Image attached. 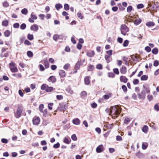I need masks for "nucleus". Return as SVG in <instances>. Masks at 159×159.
Instances as JSON below:
<instances>
[{
  "instance_id": "nucleus-1",
  "label": "nucleus",
  "mask_w": 159,
  "mask_h": 159,
  "mask_svg": "<svg viewBox=\"0 0 159 159\" xmlns=\"http://www.w3.org/2000/svg\"><path fill=\"white\" fill-rule=\"evenodd\" d=\"M121 108L118 106L116 105L111 107L110 114L113 117H117L121 111Z\"/></svg>"
},
{
  "instance_id": "nucleus-2",
  "label": "nucleus",
  "mask_w": 159,
  "mask_h": 159,
  "mask_svg": "<svg viewBox=\"0 0 159 159\" xmlns=\"http://www.w3.org/2000/svg\"><path fill=\"white\" fill-rule=\"evenodd\" d=\"M22 111V107L19 106L17 109L16 112H14L15 116L16 118H19L20 117Z\"/></svg>"
},
{
  "instance_id": "nucleus-3",
  "label": "nucleus",
  "mask_w": 159,
  "mask_h": 159,
  "mask_svg": "<svg viewBox=\"0 0 159 159\" xmlns=\"http://www.w3.org/2000/svg\"><path fill=\"white\" fill-rule=\"evenodd\" d=\"M120 30L121 34L124 36L126 35L127 33L129 31L128 28L125 24H123L121 25Z\"/></svg>"
},
{
  "instance_id": "nucleus-4",
  "label": "nucleus",
  "mask_w": 159,
  "mask_h": 159,
  "mask_svg": "<svg viewBox=\"0 0 159 159\" xmlns=\"http://www.w3.org/2000/svg\"><path fill=\"white\" fill-rule=\"evenodd\" d=\"M41 89L42 90H45L47 92H50L53 90V88L52 87H49L46 84L42 85Z\"/></svg>"
},
{
  "instance_id": "nucleus-5",
  "label": "nucleus",
  "mask_w": 159,
  "mask_h": 159,
  "mask_svg": "<svg viewBox=\"0 0 159 159\" xmlns=\"http://www.w3.org/2000/svg\"><path fill=\"white\" fill-rule=\"evenodd\" d=\"M66 109V105L63 103H61L59 104V106L57 109V111H64Z\"/></svg>"
},
{
  "instance_id": "nucleus-6",
  "label": "nucleus",
  "mask_w": 159,
  "mask_h": 159,
  "mask_svg": "<svg viewBox=\"0 0 159 159\" xmlns=\"http://www.w3.org/2000/svg\"><path fill=\"white\" fill-rule=\"evenodd\" d=\"M138 97L139 99L142 100H144L146 97V93L144 90H143L140 93L138 94Z\"/></svg>"
},
{
  "instance_id": "nucleus-7",
  "label": "nucleus",
  "mask_w": 159,
  "mask_h": 159,
  "mask_svg": "<svg viewBox=\"0 0 159 159\" xmlns=\"http://www.w3.org/2000/svg\"><path fill=\"white\" fill-rule=\"evenodd\" d=\"M105 150L102 144L99 145L96 148V151L97 153H100Z\"/></svg>"
},
{
  "instance_id": "nucleus-8",
  "label": "nucleus",
  "mask_w": 159,
  "mask_h": 159,
  "mask_svg": "<svg viewBox=\"0 0 159 159\" xmlns=\"http://www.w3.org/2000/svg\"><path fill=\"white\" fill-rule=\"evenodd\" d=\"M48 80L49 82L53 83L56 82V79L55 76H51L48 79Z\"/></svg>"
},
{
  "instance_id": "nucleus-9",
  "label": "nucleus",
  "mask_w": 159,
  "mask_h": 159,
  "mask_svg": "<svg viewBox=\"0 0 159 159\" xmlns=\"http://www.w3.org/2000/svg\"><path fill=\"white\" fill-rule=\"evenodd\" d=\"M30 28L31 30L33 31L34 32H36L39 29V27L37 25L34 24L33 25H31Z\"/></svg>"
},
{
  "instance_id": "nucleus-10",
  "label": "nucleus",
  "mask_w": 159,
  "mask_h": 159,
  "mask_svg": "<svg viewBox=\"0 0 159 159\" xmlns=\"http://www.w3.org/2000/svg\"><path fill=\"white\" fill-rule=\"evenodd\" d=\"M71 140L70 138L68 136H66L65 137L63 140V142L67 144H69L71 142Z\"/></svg>"
},
{
  "instance_id": "nucleus-11",
  "label": "nucleus",
  "mask_w": 159,
  "mask_h": 159,
  "mask_svg": "<svg viewBox=\"0 0 159 159\" xmlns=\"http://www.w3.org/2000/svg\"><path fill=\"white\" fill-rule=\"evenodd\" d=\"M40 121V119L39 117H34L33 120V122L34 125H37L39 124Z\"/></svg>"
},
{
  "instance_id": "nucleus-12",
  "label": "nucleus",
  "mask_w": 159,
  "mask_h": 159,
  "mask_svg": "<svg viewBox=\"0 0 159 159\" xmlns=\"http://www.w3.org/2000/svg\"><path fill=\"white\" fill-rule=\"evenodd\" d=\"M120 81L124 83H126L128 80V79L125 76H121L120 77Z\"/></svg>"
},
{
  "instance_id": "nucleus-13",
  "label": "nucleus",
  "mask_w": 159,
  "mask_h": 159,
  "mask_svg": "<svg viewBox=\"0 0 159 159\" xmlns=\"http://www.w3.org/2000/svg\"><path fill=\"white\" fill-rule=\"evenodd\" d=\"M72 123L75 125H79L80 124V121L78 118H76L73 120Z\"/></svg>"
},
{
  "instance_id": "nucleus-14",
  "label": "nucleus",
  "mask_w": 159,
  "mask_h": 159,
  "mask_svg": "<svg viewBox=\"0 0 159 159\" xmlns=\"http://www.w3.org/2000/svg\"><path fill=\"white\" fill-rule=\"evenodd\" d=\"M90 77L89 76H86L84 79V81L85 84L88 85L90 83Z\"/></svg>"
},
{
  "instance_id": "nucleus-15",
  "label": "nucleus",
  "mask_w": 159,
  "mask_h": 159,
  "mask_svg": "<svg viewBox=\"0 0 159 159\" xmlns=\"http://www.w3.org/2000/svg\"><path fill=\"white\" fill-rule=\"evenodd\" d=\"M95 54V52L93 51H90L88 52L87 53V55L88 56L90 57H93Z\"/></svg>"
},
{
  "instance_id": "nucleus-16",
  "label": "nucleus",
  "mask_w": 159,
  "mask_h": 159,
  "mask_svg": "<svg viewBox=\"0 0 159 159\" xmlns=\"http://www.w3.org/2000/svg\"><path fill=\"white\" fill-rule=\"evenodd\" d=\"M120 72L121 74H125L126 72V68L125 66H122L120 69Z\"/></svg>"
},
{
  "instance_id": "nucleus-17",
  "label": "nucleus",
  "mask_w": 159,
  "mask_h": 159,
  "mask_svg": "<svg viewBox=\"0 0 159 159\" xmlns=\"http://www.w3.org/2000/svg\"><path fill=\"white\" fill-rule=\"evenodd\" d=\"M82 65L81 61H78L75 65V69L76 70H78L80 68V66Z\"/></svg>"
},
{
  "instance_id": "nucleus-18",
  "label": "nucleus",
  "mask_w": 159,
  "mask_h": 159,
  "mask_svg": "<svg viewBox=\"0 0 159 159\" xmlns=\"http://www.w3.org/2000/svg\"><path fill=\"white\" fill-rule=\"evenodd\" d=\"M136 156H137L138 158H144V155L142 153H141L140 152H139L135 154Z\"/></svg>"
},
{
  "instance_id": "nucleus-19",
  "label": "nucleus",
  "mask_w": 159,
  "mask_h": 159,
  "mask_svg": "<svg viewBox=\"0 0 159 159\" xmlns=\"http://www.w3.org/2000/svg\"><path fill=\"white\" fill-rule=\"evenodd\" d=\"M59 75L61 78L64 77L66 75V73L64 70H61L60 71Z\"/></svg>"
},
{
  "instance_id": "nucleus-20",
  "label": "nucleus",
  "mask_w": 159,
  "mask_h": 159,
  "mask_svg": "<svg viewBox=\"0 0 159 159\" xmlns=\"http://www.w3.org/2000/svg\"><path fill=\"white\" fill-rule=\"evenodd\" d=\"M146 26H147L148 27H151L154 26L155 24L152 21H149L148 22H147L146 24Z\"/></svg>"
},
{
  "instance_id": "nucleus-21",
  "label": "nucleus",
  "mask_w": 159,
  "mask_h": 159,
  "mask_svg": "<svg viewBox=\"0 0 159 159\" xmlns=\"http://www.w3.org/2000/svg\"><path fill=\"white\" fill-rule=\"evenodd\" d=\"M44 65L46 69L48 68L49 66V64L48 61L47 60H44Z\"/></svg>"
},
{
  "instance_id": "nucleus-22",
  "label": "nucleus",
  "mask_w": 159,
  "mask_h": 159,
  "mask_svg": "<svg viewBox=\"0 0 159 159\" xmlns=\"http://www.w3.org/2000/svg\"><path fill=\"white\" fill-rule=\"evenodd\" d=\"M10 69L11 71L12 72H16L18 71V69L16 67H10Z\"/></svg>"
},
{
  "instance_id": "nucleus-23",
  "label": "nucleus",
  "mask_w": 159,
  "mask_h": 159,
  "mask_svg": "<svg viewBox=\"0 0 159 159\" xmlns=\"http://www.w3.org/2000/svg\"><path fill=\"white\" fill-rule=\"evenodd\" d=\"M148 127L147 126L145 125L142 128V130L143 132L146 133L148 131Z\"/></svg>"
},
{
  "instance_id": "nucleus-24",
  "label": "nucleus",
  "mask_w": 159,
  "mask_h": 159,
  "mask_svg": "<svg viewBox=\"0 0 159 159\" xmlns=\"http://www.w3.org/2000/svg\"><path fill=\"white\" fill-rule=\"evenodd\" d=\"M10 32L9 30H7L4 32V35L5 37H8L10 35Z\"/></svg>"
},
{
  "instance_id": "nucleus-25",
  "label": "nucleus",
  "mask_w": 159,
  "mask_h": 159,
  "mask_svg": "<svg viewBox=\"0 0 159 159\" xmlns=\"http://www.w3.org/2000/svg\"><path fill=\"white\" fill-rule=\"evenodd\" d=\"M141 20L140 18L138 19H136L134 21V23L135 25H138L141 23Z\"/></svg>"
},
{
  "instance_id": "nucleus-26",
  "label": "nucleus",
  "mask_w": 159,
  "mask_h": 159,
  "mask_svg": "<svg viewBox=\"0 0 159 159\" xmlns=\"http://www.w3.org/2000/svg\"><path fill=\"white\" fill-rule=\"evenodd\" d=\"M158 50L157 48H153L152 51V53L154 54H157L158 53Z\"/></svg>"
},
{
  "instance_id": "nucleus-27",
  "label": "nucleus",
  "mask_w": 159,
  "mask_h": 159,
  "mask_svg": "<svg viewBox=\"0 0 159 159\" xmlns=\"http://www.w3.org/2000/svg\"><path fill=\"white\" fill-rule=\"evenodd\" d=\"M55 7L57 10H59L62 7V6L61 4L60 3L57 4L55 5Z\"/></svg>"
},
{
  "instance_id": "nucleus-28",
  "label": "nucleus",
  "mask_w": 159,
  "mask_h": 159,
  "mask_svg": "<svg viewBox=\"0 0 159 159\" xmlns=\"http://www.w3.org/2000/svg\"><path fill=\"white\" fill-rule=\"evenodd\" d=\"M80 96L81 98H84L87 96V93L85 91H83L81 93Z\"/></svg>"
},
{
  "instance_id": "nucleus-29",
  "label": "nucleus",
  "mask_w": 159,
  "mask_h": 159,
  "mask_svg": "<svg viewBox=\"0 0 159 159\" xmlns=\"http://www.w3.org/2000/svg\"><path fill=\"white\" fill-rule=\"evenodd\" d=\"M28 12L27 9L25 8L22 9L21 11V13L25 15H26L27 14Z\"/></svg>"
},
{
  "instance_id": "nucleus-30",
  "label": "nucleus",
  "mask_w": 159,
  "mask_h": 159,
  "mask_svg": "<svg viewBox=\"0 0 159 159\" xmlns=\"http://www.w3.org/2000/svg\"><path fill=\"white\" fill-rule=\"evenodd\" d=\"M94 69V66L93 65H90L88 67V71H91L93 70Z\"/></svg>"
},
{
  "instance_id": "nucleus-31",
  "label": "nucleus",
  "mask_w": 159,
  "mask_h": 159,
  "mask_svg": "<svg viewBox=\"0 0 159 159\" xmlns=\"http://www.w3.org/2000/svg\"><path fill=\"white\" fill-rule=\"evenodd\" d=\"M2 25L4 26H7L8 25V21L7 20L3 21L2 23Z\"/></svg>"
},
{
  "instance_id": "nucleus-32",
  "label": "nucleus",
  "mask_w": 159,
  "mask_h": 159,
  "mask_svg": "<svg viewBox=\"0 0 159 159\" xmlns=\"http://www.w3.org/2000/svg\"><path fill=\"white\" fill-rule=\"evenodd\" d=\"M27 38L30 40H32L34 39V36L33 34H29L27 36Z\"/></svg>"
},
{
  "instance_id": "nucleus-33",
  "label": "nucleus",
  "mask_w": 159,
  "mask_h": 159,
  "mask_svg": "<svg viewBox=\"0 0 159 159\" xmlns=\"http://www.w3.org/2000/svg\"><path fill=\"white\" fill-rule=\"evenodd\" d=\"M27 54L28 56L30 57H32L33 55V52L30 51H29L27 52Z\"/></svg>"
},
{
  "instance_id": "nucleus-34",
  "label": "nucleus",
  "mask_w": 159,
  "mask_h": 159,
  "mask_svg": "<svg viewBox=\"0 0 159 159\" xmlns=\"http://www.w3.org/2000/svg\"><path fill=\"white\" fill-rule=\"evenodd\" d=\"M148 76L144 75L142 76L141 78V80H146L148 79Z\"/></svg>"
},
{
  "instance_id": "nucleus-35",
  "label": "nucleus",
  "mask_w": 159,
  "mask_h": 159,
  "mask_svg": "<svg viewBox=\"0 0 159 159\" xmlns=\"http://www.w3.org/2000/svg\"><path fill=\"white\" fill-rule=\"evenodd\" d=\"M143 88L145 89L144 90H145V93L146 92V93H148L150 92V90L149 87H145L144 85H143Z\"/></svg>"
},
{
  "instance_id": "nucleus-36",
  "label": "nucleus",
  "mask_w": 159,
  "mask_h": 159,
  "mask_svg": "<svg viewBox=\"0 0 159 159\" xmlns=\"http://www.w3.org/2000/svg\"><path fill=\"white\" fill-rule=\"evenodd\" d=\"M129 43V41L127 40H126L124 41L123 45L124 47H126L128 45Z\"/></svg>"
},
{
  "instance_id": "nucleus-37",
  "label": "nucleus",
  "mask_w": 159,
  "mask_h": 159,
  "mask_svg": "<svg viewBox=\"0 0 159 159\" xmlns=\"http://www.w3.org/2000/svg\"><path fill=\"white\" fill-rule=\"evenodd\" d=\"M39 111L41 112H43V109L44 108V105L43 104H40L39 107Z\"/></svg>"
},
{
  "instance_id": "nucleus-38",
  "label": "nucleus",
  "mask_w": 159,
  "mask_h": 159,
  "mask_svg": "<svg viewBox=\"0 0 159 159\" xmlns=\"http://www.w3.org/2000/svg\"><path fill=\"white\" fill-rule=\"evenodd\" d=\"M96 68L99 70H102V66L100 64H99L96 65Z\"/></svg>"
},
{
  "instance_id": "nucleus-39",
  "label": "nucleus",
  "mask_w": 159,
  "mask_h": 159,
  "mask_svg": "<svg viewBox=\"0 0 159 159\" xmlns=\"http://www.w3.org/2000/svg\"><path fill=\"white\" fill-rule=\"evenodd\" d=\"M64 9L66 11H67L69 9V5L67 4H65L64 5Z\"/></svg>"
},
{
  "instance_id": "nucleus-40",
  "label": "nucleus",
  "mask_w": 159,
  "mask_h": 159,
  "mask_svg": "<svg viewBox=\"0 0 159 159\" xmlns=\"http://www.w3.org/2000/svg\"><path fill=\"white\" fill-rule=\"evenodd\" d=\"M77 16L78 18H80L81 19H82L83 18V16L82 15L81 13L80 12H78Z\"/></svg>"
},
{
  "instance_id": "nucleus-41",
  "label": "nucleus",
  "mask_w": 159,
  "mask_h": 159,
  "mask_svg": "<svg viewBox=\"0 0 159 159\" xmlns=\"http://www.w3.org/2000/svg\"><path fill=\"white\" fill-rule=\"evenodd\" d=\"M110 56L106 55L105 56V59L107 61V63H109L110 61Z\"/></svg>"
},
{
  "instance_id": "nucleus-42",
  "label": "nucleus",
  "mask_w": 159,
  "mask_h": 159,
  "mask_svg": "<svg viewBox=\"0 0 159 159\" xmlns=\"http://www.w3.org/2000/svg\"><path fill=\"white\" fill-rule=\"evenodd\" d=\"M26 25L25 23L22 24L20 26V28L21 30H24L26 27Z\"/></svg>"
},
{
  "instance_id": "nucleus-43",
  "label": "nucleus",
  "mask_w": 159,
  "mask_h": 159,
  "mask_svg": "<svg viewBox=\"0 0 159 159\" xmlns=\"http://www.w3.org/2000/svg\"><path fill=\"white\" fill-rule=\"evenodd\" d=\"M122 89L124 93H126L127 92V89L126 86L125 85H122Z\"/></svg>"
},
{
  "instance_id": "nucleus-44",
  "label": "nucleus",
  "mask_w": 159,
  "mask_h": 159,
  "mask_svg": "<svg viewBox=\"0 0 159 159\" xmlns=\"http://www.w3.org/2000/svg\"><path fill=\"white\" fill-rule=\"evenodd\" d=\"M132 9V7L131 6H128L127 8V11L129 13L131 12Z\"/></svg>"
},
{
  "instance_id": "nucleus-45",
  "label": "nucleus",
  "mask_w": 159,
  "mask_h": 159,
  "mask_svg": "<svg viewBox=\"0 0 159 159\" xmlns=\"http://www.w3.org/2000/svg\"><path fill=\"white\" fill-rule=\"evenodd\" d=\"M31 17L33 18L34 20H36L37 19V16L34 14V12H32L31 15Z\"/></svg>"
},
{
  "instance_id": "nucleus-46",
  "label": "nucleus",
  "mask_w": 159,
  "mask_h": 159,
  "mask_svg": "<svg viewBox=\"0 0 159 159\" xmlns=\"http://www.w3.org/2000/svg\"><path fill=\"white\" fill-rule=\"evenodd\" d=\"M71 138L74 141H76L77 140V138L75 134H73L72 135Z\"/></svg>"
},
{
  "instance_id": "nucleus-47",
  "label": "nucleus",
  "mask_w": 159,
  "mask_h": 159,
  "mask_svg": "<svg viewBox=\"0 0 159 159\" xmlns=\"http://www.w3.org/2000/svg\"><path fill=\"white\" fill-rule=\"evenodd\" d=\"M60 143L58 142L53 145V147L55 148H57L60 147Z\"/></svg>"
},
{
  "instance_id": "nucleus-48",
  "label": "nucleus",
  "mask_w": 159,
  "mask_h": 159,
  "mask_svg": "<svg viewBox=\"0 0 159 159\" xmlns=\"http://www.w3.org/2000/svg\"><path fill=\"white\" fill-rule=\"evenodd\" d=\"M39 70L40 71H43L44 70V68L42 64L39 65Z\"/></svg>"
},
{
  "instance_id": "nucleus-49",
  "label": "nucleus",
  "mask_w": 159,
  "mask_h": 159,
  "mask_svg": "<svg viewBox=\"0 0 159 159\" xmlns=\"http://www.w3.org/2000/svg\"><path fill=\"white\" fill-rule=\"evenodd\" d=\"M59 38V36L57 34L54 35L53 37V39L55 41H56Z\"/></svg>"
},
{
  "instance_id": "nucleus-50",
  "label": "nucleus",
  "mask_w": 159,
  "mask_h": 159,
  "mask_svg": "<svg viewBox=\"0 0 159 159\" xmlns=\"http://www.w3.org/2000/svg\"><path fill=\"white\" fill-rule=\"evenodd\" d=\"M145 50L148 52H149L151 51V49L149 46H147L145 48Z\"/></svg>"
},
{
  "instance_id": "nucleus-51",
  "label": "nucleus",
  "mask_w": 159,
  "mask_h": 159,
  "mask_svg": "<svg viewBox=\"0 0 159 159\" xmlns=\"http://www.w3.org/2000/svg\"><path fill=\"white\" fill-rule=\"evenodd\" d=\"M144 6L142 4H138L137 6V7L138 9H139L143 8Z\"/></svg>"
},
{
  "instance_id": "nucleus-52",
  "label": "nucleus",
  "mask_w": 159,
  "mask_h": 159,
  "mask_svg": "<svg viewBox=\"0 0 159 159\" xmlns=\"http://www.w3.org/2000/svg\"><path fill=\"white\" fill-rule=\"evenodd\" d=\"M113 127V124H108L106 125V127L107 129H111Z\"/></svg>"
},
{
  "instance_id": "nucleus-53",
  "label": "nucleus",
  "mask_w": 159,
  "mask_h": 159,
  "mask_svg": "<svg viewBox=\"0 0 159 159\" xmlns=\"http://www.w3.org/2000/svg\"><path fill=\"white\" fill-rule=\"evenodd\" d=\"M53 105V103H48V107L49 110H51L52 109V106Z\"/></svg>"
},
{
  "instance_id": "nucleus-54",
  "label": "nucleus",
  "mask_w": 159,
  "mask_h": 159,
  "mask_svg": "<svg viewBox=\"0 0 159 159\" xmlns=\"http://www.w3.org/2000/svg\"><path fill=\"white\" fill-rule=\"evenodd\" d=\"M139 83V80L137 79H135L133 81V83L134 85L138 84Z\"/></svg>"
},
{
  "instance_id": "nucleus-55",
  "label": "nucleus",
  "mask_w": 159,
  "mask_h": 159,
  "mask_svg": "<svg viewBox=\"0 0 159 159\" xmlns=\"http://www.w3.org/2000/svg\"><path fill=\"white\" fill-rule=\"evenodd\" d=\"M113 72L115 73L116 75H118L119 74V71L118 69L117 68H114L113 69Z\"/></svg>"
},
{
  "instance_id": "nucleus-56",
  "label": "nucleus",
  "mask_w": 159,
  "mask_h": 159,
  "mask_svg": "<svg viewBox=\"0 0 159 159\" xmlns=\"http://www.w3.org/2000/svg\"><path fill=\"white\" fill-rule=\"evenodd\" d=\"M70 66V65L69 64H65V65L64 66L63 68L65 70H66L69 68Z\"/></svg>"
},
{
  "instance_id": "nucleus-57",
  "label": "nucleus",
  "mask_w": 159,
  "mask_h": 159,
  "mask_svg": "<svg viewBox=\"0 0 159 159\" xmlns=\"http://www.w3.org/2000/svg\"><path fill=\"white\" fill-rule=\"evenodd\" d=\"M13 27L15 28H18L19 27V24L18 23H15L13 25Z\"/></svg>"
},
{
  "instance_id": "nucleus-58",
  "label": "nucleus",
  "mask_w": 159,
  "mask_h": 159,
  "mask_svg": "<svg viewBox=\"0 0 159 159\" xmlns=\"http://www.w3.org/2000/svg\"><path fill=\"white\" fill-rule=\"evenodd\" d=\"M116 139L118 141H121L122 140V137L119 135H118L116 137Z\"/></svg>"
},
{
  "instance_id": "nucleus-59",
  "label": "nucleus",
  "mask_w": 159,
  "mask_h": 159,
  "mask_svg": "<svg viewBox=\"0 0 159 159\" xmlns=\"http://www.w3.org/2000/svg\"><path fill=\"white\" fill-rule=\"evenodd\" d=\"M24 43L25 45H29L31 44V43L27 40H25L24 42Z\"/></svg>"
},
{
  "instance_id": "nucleus-60",
  "label": "nucleus",
  "mask_w": 159,
  "mask_h": 159,
  "mask_svg": "<svg viewBox=\"0 0 159 159\" xmlns=\"http://www.w3.org/2000/svg\"><path fill=\"white\" fill-rule=\"evenodd\" d=\"M115 76V74L112 72L109 73L108 74V76L109 77L114 78Z\"/></svg>"
},
{
  "instance_id": "nucleus-61",
  "label": "nucleus",
  "mask_w": 159,
  "mask_h": 159,
  "mask_svg": "<svg viewBox=\"0 0 159 159\" xmlns=\"http://www.w3.org/2000/svg\"><path fill=\"white\" fill-rule=\"evenodd\" d=\"M1 142L4 143H8V140L6 139H1Z\"/></svg>"
},
{
  "instance_id": "nucleus-62",
  "label": "nucleus",
  "mask_w": 159,
  "mask_h": 159,
  "mask_svg": "<svg viewBox=\"0 0 159 159\" xmlns=\"http://www.w3.org/2000/svg\"><path fill=\"white\" fill-rule=\"evenodd\" d=\"M154 108L157 111H159V106L158 104H156L154 106Z\"/></svg>"
},
{
  "instance_id": "nucleus-63",
  "label": "nucleus",
  "mask_w": 159,
  "mask_h": 159,
  "mask_svg": "<svg viewBox=\"0 0 159 159\" xmlns=\"http://www.w3.org/2000/svg\"><path fill=\"white\" fill-rule=\"evenodd\" d=\"M129 119L128 118H126L124 120V123L125 124H128V123H129Z\"/></svg>"
},
{
  "instance_id": "nucleus-64",
  "label": "nucleus",
  "mask_w": 159,
  "mask_h": 159,
  "mask_svg": "<svg viewBox=\"0 0 159 159\" xmlns=\"http://www.w3.org/2000/svg\"><path fill=\"white\" fill-rule=\"evenodd\" d=\"M9 4L7 2H4L3 3V6L5 7H7L9 6Z\"/></svg>"
}]
</instances>
